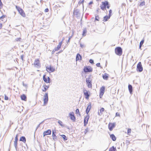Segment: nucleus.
Wrapping results in <instances>:
<instances>
[{"mask_svg":"<svg viewBox=\"0 0 151 151\" xmlns=\"http://www.w3.org/2000/svg\"><path fill=\"white\" fill-rule=\"evenodd\" d=\"M115 53L118 55L121 56L122 54V49L120 47H117L115 49Z\"/></svg>","mask_w":151,"mask_h":151,"instance_id":"f257e3e1","label":"nucleus"},{"mask_svg":"<svg viewBox=\"0 0 151 151\" xmlns=\"http://www.w3.org/2000/svg\"><path fill=\"white\" fill-rule=\"evenodd\" d=\"M92 79L91 76H89L88 77L86 78V81L87 83L88 84V87L89 88H92V84L91 81Z\"/></svg>","mask_w":151,"mask_h":151,"instance_id":"f03ea898","label":"nucleus"},{"mask_svg":"<svg viewBox=\"0 0 151 151\" xmlns=\"http://www.w3.org/2000/svg\"><path fill=\"white\" fill-rule=\"evenodd\" d=\"M16 7L20 14L22 17H25V15L22 9L17 6H16Z\"/></svg>","mask_w":151,"mask_h":151,"instance_id":"7ed1b4c3","label":"nucleus"},{"mask_svg":"<svg viewBox=\"0 0 151 151\" xmlns=\"http://www.w3.org/2000/svg\"><path fill=\"white\" fill-rule=\"evenodd\" d=\"M34 65L35 67L37 68H40V64L39 59H36L34 61Z\"/></svg>","mask_w":151,"mask_h":151,"instance_id":"20e7f679","label":"nucleus"},{"mask_svg":"<svg viewBox=\"0 0 151 151\" xmlns=\"http://www.w3.org/2000/svg\"><path fill=\"white\" fill-rule=\"evenodd\" d=\"M48 97L47 93H45V95L44 96V105H45L47 104L48 102Z\"/></svg>","mask_w":151,"mask_h":151,"instance_id":"39448f33","label":"nucleus"},{"mask_svg":"<svg viewBox=\"0 0 151 151\" xmlns=\"http://www.w3.org/2000/svg\"><path fill=\"white\" fill-rule=\"evenodd\" d=\"M108 4V2L107 1H105L104 2H102V4L101 6V8L102 10H104L106 9V5Z\"/></svg>","mask_w":151,"mask_h":151,"instance_id":"423d86ee","label":"nucleus"},{"mask_svg":"<svg viewBox=\"0 0 151 151\" xmlns=\"http://www.w3.org/2000/svg\"><path fill=\"white\" fill-rule=\"evenodd\" d=\"M83 91L84 95L85 96V98L87 99H88L90 96V95L88 93H90V92L88 91L85 88L83 89Z\"/></svg>","mask_w":151,"mask_h":151,"instance_id":"0eeeda50","label":"nucleus"},{"mask_svg":"<svg viewBox=\"0 0 151 151\" xmlns=\"http://www.w3.org/2000/svg\"><path fill=\"white\" fill-rule=\"evenodd\" d=\"M46 70L49 73H51L54 72L55 71V69L51 66L47 67Z\"/></svg>","mask_w":151,"mask_h":151,"instance_id":"6e6552de","label":"nucleus"},{"mask_svg":"<svg viewBox=\"0 0 151 151\" xmlns=\"http://www.w3.org/2000/svg\"><path fill=\"white\" fill-rule=\"evenodd\" d=\"M83 70L85 72H91L93 70L92 68L90 67H84Z\"/></svg>","mask_w":151,"mask_h":151,"instance_id":"1a4fd4ad","label":"nucleus"},{"mask_svg":"<svg viewBox=\"0 0 151 151\" xmlns=\"http://www.w3.org/2000/svg\"><path fill=\"white\" fill-rule=\"evenodd\" d=\"M105 89V87L104 86H102V87H101V88L100 89L99 96L100 98H101V97L104 94V92Z\"/></svg>","mask_w":151,"mask_h":151,"instance_id":"9d476101","label":"nucleus"},{"mask_svg":"<svg viewBox=\"0 0 151 151\" xmlns=\"http://www.w3.org/2000/svg\"><path fill=\"white\" fill-rule=\"evenodd\" d=\"M137 70H138L139 72H142L143 70V68L140 62L139 63L137 64Z\"/></svg>","mask_w":151,"mask_h":151,"instance_id":"9b49d317","label":"nucleus"},{"mask_svg":"<svg viewBox=\"0 0 151 151\" xmlns=\"http://www.w3.org/2000/svg\"><path fill=\"white\" fill-rule=\"evenodd\" d=\"M116 125L115 123H109V128L110 131H111Z\"/></svg>","mask_w":151,"mask_h":151,"instance_id":"f8f14e48","label":"nucleus"},{"mask_svg":"<svg viewBox=\"0 0 151 151\" xmlns=\"http://www.w3.org/2000/svg\"><path fill=\"white\" fill-rule=\"evenodd\" d=\"M69 115L70 116V118L71 120L75 121L76 118L74 115V113L73 112H70L69 114Z\"/></svg>","mask_w":151,"mask_h":151,"instance_id":"ddd939ff","label":"nucleus"},{"mask_svg":"<svg viewBox=\"0 0 151 151\" xmlns=\"http://www.w3.org/2000/svg\"><path fill=\"white\" fill-rule=\"evenodd\" d=\"M62 42L61 41V42H60L58 45L57 46V47H55L54 49V50H55V51H56L58 50L59 49H60L61 47V46L62 45Z\"/></svg>","mask_w":151,"mask_h":151,"instance_id":"4468645a","label":"nucleus"},{"mask_svg":"<svg viewBox=\"0 0 151 151\" xmlns=\"http://www.w3.org/2000/svg\"><path fill=\"white\" fill-rule=\"evenodd\" d=\"M51 132V130L50 129H48L46 131H45L43 134L44 136V137L46 135L50 134Z\"/></svg>","mask_w":151,"mask_h":151,"instance_id":"2eb2a0df","label":"nucleus"},{"mask_svg":"<svg viewBox=\"0 0 151 151\" xmlns=\"http://www.w3.org/2000/svg\"><path fill=\"white\" fill-rule=\"evenodd\" d=\"M91 108V103H89L88 105V107L87 108V109L86 110V112L87 114H88L89 112L90 109Z\"/></svg>","mask_w":151,"mask_h":151,"instance_id":"dca6fc26","label":"nucleus"},{"mask_svg":"<svg viewBox=\"0 0 151 151\" xmlns=\"http://www.w3.org/2000/svg\"><path fill=\"white\" fill-rule=\"evenodd\" d=\"M89 118V116L88 115L86 116L84 118V124L85 126L87 124L88 120Z\"/></svg>","mask_w":151,"mask_h":151,"instance_id":"f3484780","label":"nucleus"},{"mask_svg":"<svg viewBox=\"0 0 151 151\" xmlns=\"http://www.w3.org/2000/svg\"><path fill=\"white\" fill-rule=\"evenodd\" d=\"M49 87V86H46V85H43L42 86L43 89H42V90L43 92H45L47 90Z\"/></svg>","mask_w":151,"mask_h":151,"instance_id":"a211bd4d","label":"nucleus"},{"mask_svg":"<svg viewBox=\"0 0 151 151\" xmlns=\"http://www.w3.org/2000/svg\"><path fill=\"white\" fill-rule=\"evenodd\" d=\"M111 17V15H109L108 16H106L104 17L103 21L106 22Z\"/></svg>","mask_w":151,"mask_h":151,"instance_id":"6ab92c4d","label":"nucleus"},{"mask_svg":"<svg viewBox=\"0 0 151 151\" xmlns=\"http://www.w3.org/2000/svg\"><path fill=\"white\" fill-rule=\"evenodd\" d=\"M109 77V75L107 73H105L103 75V79L105 80H107Z\"/></svg>","mask_w":151,"mask_h":151,"instance_id":"aec40b11","label":"nucleus"},{"mask_svg":"<svg viewBox=\"0 0 151 151\" xmlns=\"http://www.w3.org/2000/svg\"><path fill=\"white\" fill-rule=\"evenodd\" d=\"M21 98L22 100L26 101L27 100L26 96L24 94H23L21 96Z\"/></svg>","mask_w":151,"mask_h":151,"instance_id":"412c9836","label":"nucleus"},{"mask_svg":"<svg viewBox=\"0 0 151 151\" xmlns=\"http://www.w3.org/2000/svg\"><path fill=\"white\" fill-rule=\"evenodd\" d=\"M81 56L79 54H78L76 56V61L79 60H81Z\"/></svg>","mask_w":151,"mask_h":151,"instance_id":"4be33fe9","label":"nucleus"},{"mask_svg":"<svg viewBox=\"0 0 151 151\" xmlns=\"http://www.w3.org/2000/svg\"><path fill=\"white\" fill-rule=\"evenodd\" d=\"M19 140L25 143L26 141V139L25 137L22 136L20 138Z\"/></svg>","mask_w":151,"mask_h":151,"instance_id":"5701e85b","label":"nucleus"},{"mask_svg":"<svg viewBox=\"0 0 151 151\" xmlns=\"http://www.w3.org/2000/svg\"><path fill=\"white\" fill-rule=\"evenodd\" d=\"M110 137L113 141H115L116 139V138L114 134L111 135Z\"/></svg>","mask_w":151,"mask_h":151,"instance_id":"b1692460","label":"nucleus"},{"mask_svg":"<svg viewBox=\"0 0 151 151\" xmlns=\"http://www.w3.org/2000/svg\"><path fill=\"white\" fill-rule=\"evenodd\" d=\"M128 89L130 93L132 94V86L131 85H129Z\"/></svg>","mask_w":151,"mask_h":151,"instance_id":"393cba45","label":"nucleus"},{"mask_svg":"<svg viewBox=\"0 0 151 151\" xmlns=\"http://www.w3.org/2000/svg\"><path fill=\"white\" fill-rule=\"evenodd\" d=\"M45 76H46L45 75H44L43 76V80L44 81V82H45L46 83H48L47 80V77H46Z\"/></svg>","mask_w":151,"mask_h":151,"instance_id":"a878e982","label":"nucleus"},{"mask_svg":"<svg viewBox=\"0 0 151 151\" xmlns=\"http://www.w3.org/2000/svg\"><path fill=\"white\" fill-rule=\"evenodd\" d=\"M17 142L14 141V146L16 150H17Z\"/></svg>","mask_w":151,"mask_h":151,"instance_id":"bb28decb","label":"nucleus"},{"mask_svg":"<svg viewBox=\"0 0 151 151\" xmlns=\"http://www.w3.org/2000/svg\"><path fill=\"white\" fill-rule=\"evenodd\" d=\"M116 149L115 148H114V146H113L109 150V151H116Z\"/></svg>","mask_w":151,"mask_h":151,"instance_id":"cd10ccee","label":"nucleus"},{"mask_svg":"<svg viewBox=\"0 0 151 151\" xmlns=\"http://www.w3.org/2000/svg\"><path fill=\"white\" fill-rule=\"evenodd\" d=\"M58 123L62 127H63L64 125L63 124V122L60 120H59L58 122Z\"/></svg>","mask_w":151,"mask_h":151,"instance_id":"c85d7f7f","label":"nucleus"},{"mask_svg":"<svg viewBox=\"0 0 151 151\" xmlns=\"http://www.w3.org/2000/svg\"><path fill=\"white\" fill-rule=\"evenodd\" d=\"M144 40H142L140 42V44H139V48L140 49L141 48L142 46L143 45V43H144Z\"/></svg>","mask_w":151,"mask_h":151,"instance_id":"c756f323","label":"nucleus"},{"mask_svg":"<svg viewBox=\"0 0 151 151\" xmlns=\"http://www.w3.org/2000/svg\"><path fill=\"white\" fill-rule=\"evenodd\" d=\"M52 137H53V139L54 141H56V140H57V137L56 136V135H55H55H52Z\"/></svg>","mask_w":151,"mask_h":151,"instance_id":"7c9ffc66","label":"nucleus"},{"mask_svg":"<svg viewBox=\"0 0 151 151\" xmlns=\"http://www.w3.org/2000/svg\"><path fill=\"white\" fill-rule=\"evenodd\" d=\"M84 2V0H80L78 3V4L80 5L81 4H83Z\"/></svg>","mask_w":151,"mask_h":151,"instance_id":"2f4dec72","label":"nucleus"},{"mask_svg":"<svg viewBox=\"0 0 151 151\" xmlns=\"http://www.w3.org/2000/svg\"><path fill=\"white\" fill-rule=\"evenodd\" d=\"M18 134H17L16 135V137H15V140H14V141H16V142H17L18 141Z\"/></svg>","mask_w":151,"mask_h":151,"instance_id":"473e14b6","label":"nucleus"},{"mask_svg":"<svg viewBox=\"0 0 151 151\" xmlns=\"http://www.w3.org/2000/svg\"><path fill=\"white\" fill-rule=\"evenodd\" d=\"M76 114H79L80 115V114L79 112V110L78 109H77L76 110Z\"/></svg>","mask_w":151,"mask_h":151,"instance_id":"72a5a7b5","label":"nucleus"},{"mask_svg":"<svg viewBox=\"0 0 151 151\" xmlns=\"http://www.w3.org/2000/svg\"><path fill=\"white\" fill-rule=\"evenodd\" d=\"M21 38H17L15 39V40L17 42H19V41H21Z\"/></svg>","mask_w":151,"mask_h":151,"instance_id":"f704fd0d","label":"nucleus"},{"mask_svg":"<svg viewBox=\"0 0 151 151\" xmlns=\"http://www.w3.org/2000/svg\"><path fill=\"white\" fill-rule=\"evenodd\" d=\"M63 139L64 140H67V139L66 138V136L65 135H61Z\"/></svg>","mask_w":151,"mask_h":151,"instance_id":"c9c22d12","label":"nucleus"},{"mask_svg":"<svg viewBox=\"0 0 151 151\" xmlns=\"http://www.w3.org/2000/svg\"><path fill=\"white\" fill-rule=\"evenodd\" d=\"M104 109L103 108H101L100 110V113L102 114V113L104 111Z\"/></svg>","mask_w":151,"mask_h":151,"instance_id":"e433bc0d","label":"nucleus"},{"mask_svg":"<svg viewBox=\"0 0 151 151\" xmlns=\"http://www.w3.org/2000/svg\"><path fill=\"white\" fill-rule=\"evenodd\" d=\"M145 2L144 1H142V2H141L140 4H139V6H144V5H145Z\"/></svg>","mask_w":151,"mask_h":151,"instance_id":"4c0bfd02","label":"nucleus"},{"mask_svg":"<svg viewBox=\"0 0 151 151\" xmlns=\"http://www.w3.org/2000/svg\"><path fill=\"white\" fill-rule=\"evenodd\" d=\"M3 4L1 2V0H0V9L2 8Z\"/></svg>","mask_w":151,"mask_h":151,"instance_id":"58836bf2","label":"nucleus"},{"mask_svg":"<svg viewBox=\"0 0 151 151\" xmlns=\"http://www.w3.org/2000/svg\"><path fill=\"white\" fill-rule=\"evenodd\" d=\"M131 129H128L127 130V134H129L131 133Z\"/></svg>","mask_w":151,"mask_h":151,"instance_id":"ea45409f","label":"nucleus"},{"mask_svg":"<svg viewBox=\"0 0 151 151\" xmlns=\"http://www.w3.org/2000/svg\"><path fill=\"white\" fill-rule=\"evenodd\" d=\"M86 31L84 30H83V36H85V34L86 33Z\"/></svg>","mask_w":151,"mask_h":151,"instance_id":"a19ab883","label":"nucleus"},{"mask_svg":"<svg viewBox=\"0 0 151 151\" xmlns=\"http://www.w3.org/2000/svg\"><path fill=\"white\" fill-rule=\"evenodd\" d=\"M9 98L8 97L6 96V95H5L4 99L5 100H8Z\"/></svg>","mask_w":151,"mask_h":151,"instance_id":"79ce46f5","label":"nucleus"},{"mask_svg":"<svg viewBox=\"0 0 151 151\" xmlns=\"http://www.w3.org/2000/svg\"><path fill=\"white\" fill-rule=\"evenodd\" d=\"M89 62L91 64L93 63L94 62L93 60L90 59L89 60Z\"/></svg>","mask_w":151,"mask_h":151,"instance_id":"37998d69","label":"nucleus"},{"mask_svg":"<svg viewBox=\"0 0 151 151\" xmlns=\"http://www.w3.org/2000/svg\"><path fill=\"white\" fill-rule=\"evenodd\" d=\"M47 81H48V83H50V78L49 77H47Z\"/></svg>","mask_w":151,"mask_h":151,"instance_id":"c03bdc74","label":"nucleus"},{"mask_svg":"<svg viewBox=\"0 0 151 151\" xmlns=\"http://www.w3.org/2000/svg\"><path fill=\"white\" fill-rule=\"evenodd\" d=\"M99 17L98 16H97L96 17V18H95L96 20H97L98 21H99Z\"/></svg>","mask_w":151,"mask_h":151,"instance_id":"a18cd8bd","label":"nucleus"},{"mask_svg":"<svg viewBox=\"0 0 151 151\" xmlns=\"http://www.w3.org/2000/svg\"><path fill=\"white\" fill-rule=\"evenodd\" d=\"M106 7L107 8L109 9L110 7V6L109 4V2H108V4L107 5H106Z\"/></svg>","mask_w":151,"mask_h":151,"instance_id":"49530a36","label":"nucleus"},{"mask_svg":"<svg viewBox=\"0 0 151 151\" xmlns=\"http://www.w3.org/2000/svg\"><path fill=\"white\" fill-rule=\"evenodd\" d=\"M96 66L97 67H100V63H98L96 64Z\"/></svg>","mask_w":151,"mask_h":151,"instance_id":"de8ad7c7","label":"nucleus"},{"mask_svg":"<svg viewBox=\"0 0 151 151\" xmlns=\"http://www.w3.org/2000/svg\"><path fill=\"white\" fill-rule=\"evenodd\" d=\"M120 116L119 114L118 113L116 112V116Z\"/></svg>","mask_w":151,"mask_h":151,"instance_id":"09e8293b","label":"nucleus"},{"mask_svg":"<svg viewBox=\"0 0 151 151\" xmlns=\"http://www.w3.org/2000/svg\"><path fill=\"white\" fill-rule=\"evenodd\" d=\"M49 11V9H48L47 8L45 10V12H48Z\"/></svg>","mask_w":151,"mask_h":151,"instance_id":"8fccbe9b","label":"nucleus"},{"mask_svg":"<svg viewBox=\"0 0 151 151\" xmlns=\"http://www.w3.org/2000/svg\"><path fill=\"white\" fill-rule=\"evenodd\" d=\"M80 45L81 47L82 48H83L84 47V45L82 44L81 43L80 44Z\"/></svg>","mask_w":151,"mask_h":151,"instance_id":"3c124183","label":"nucleus"},{"mask_svg":"<svg viewBox=\"0 0 151 151\" xmlns=\"http://www.w3.org/2000/svg\"><path fill=\"white\" fill-rule=\"evenodd\" d=\"M55 131H54V130H53L52 131V136L53 135H55Z\"/></svg>","mask_w":151,"mask_h":151,"instance_id":"603ef678","label":"nucleus"},{"mask_svg":"<svg viewBox=\"0 0 151 151\" xmlns=\"http://www.w3.org/2000/svg\"><path fill=\"white\" fill-rule=\"evenodd\" d=\"M112 11L110 9L109 11V15H111V14L112 13Z\"/></svg>","mask_w":151,"mask_h":151,"instance_id":"864d4df0","label":"nucleus"},{"mask_svg":"<svg viewBox=\"0 0 151 151\" xmlns=\"http://www.w3.org/2000/svg\"><path fill=\"white\" fill-rule=\"evenodd\" d=\"M2 24L1 23H0V29L2 28Z\"/></svg>","mask_w":151,"mask_h":151,"instance_id":"5fc2aeb1","label":"nucleus"},{"mask_svg":"<svg viewBox=\"0 0 151 151\" xmlns=\"http://www.w3.org/2000/svg\"><path fill=\"white\" fill-rule=\"evenodd\" d=\"M71 37H70L69 38V39H68V42H70V39Z\"/></svg>","mask_w":151,"mask_h":151,"instance_id":"6e6d98bb","label":"nucleus"},{"mask_svg":"<svg viewBox=\"0 0 151 151\" xmlns=\"http://www.w3.org/2000/svg\"><path fill=\"white\" fill-rule=\"evenodd\" d=\"M20 57H21V58L22 59V60H23V55H21Z\"/></svg>","mask_w":151,"mask_h":151,"instance_id":"4d7b16f0","label":"nucleus"},{"mask_svg":"<svg viewBox=\"0 0 151 151\" xmlns=\"http://www.w3.org/2000/svg\"><path fill=\"white\" fill-rule=\"evenodd\" d=\"M93 3V2L92 1H91L89 3V5H90V4H92Z\"/></svg>","mask_w":151,"mask_h":151,"instance_id":"13d9d810","label":"nucleus"},{"mask_svg":"<svg viewBox=\"0 0 151 151\" xmlns=\"http://www.w3.org/2000/svg\"><path fill=\"white\" fill-rule=\"evenodd\" d=\"M87 132V129H85V131H84V132L85 133V134H86V133Z\"/></svg>","mask_w":151,"mask_h":151,"instance_id":"bf43d9fd","label":"nucleus"},{"mask_svg":"<svg viewBox=\"0 0 151 151\" xmlns=\"http://www.w3.org/2000/svg\"><path fill=\"white\" fill-rule=\"evenodd\" d=\"M41 124V123H40V124H39L38 125V126H37V129L38 128H39V127H40V124Z\"/></svg>","mask_w":151,"mask_h":151,"instance_id":"052dcab7","label":"nucleus"},{"mask_svg":"<svg viewBox=\"0 0 151 151\" xmlns=\"http://www.w3.org/2000/svg\"><path fill=\"white\" fill-rule=\"evenodd\" d=\"M55 51V50H53V51H52V52H54Z\"/></svg>","mask_w":151,"mask_h":151,"instance_id":"680f3d73","label":"nucleus"},{"mask_svg":"<svg viewBox=\"0 0 151 151\" xmlns=\"http://www.w3.org/2000/svg\"><path fill=\"white\" fill-rule=\"evenodd\" d=\"M99 115H101L100 114V113H99Z\"/></svg>","mask_w":151,"mask_h":151,"instance_id":"e2e57ef3","label":"nucleus"},{"mask_svg":"<svg viewBox=\"0 0 151 151\" xmlns=\"http://www.w3.org/2000/svg\"><path fill=\"white\" fill-rule=\"evenodd\" d=\"M76 13V12H74V14H75Z\"/></svg>","mask_w":151,"mask_h":151,"instance_id":"0e129e2a","label":"nucleus"},{"mask_svg":"<svg viewBox=\"0 0 151 151\" xmlns=\"http://www.w3.org/2000/svg\"><path fill=\"white\" fill-rule=\"evenodd\" d=\"M130 2H131V0H130Z\"/></svg>","mask_w":151,"mask_h":151,"instance_id":"69168bd1","label":"nucleus"},{"mask_svg":"<svg viewBox=\"0 0 151 151\" xmlns=\"http://www.w3.org/2000/svg\"><path fill=\"white\" fill-rule=\"evenodd\" d=\"M2 17H0V18H2Z\"/></svg>","mask_w":151,"mask_h":151,"instance_id":"338daca9","label":"nucleus"}]
</instances>
